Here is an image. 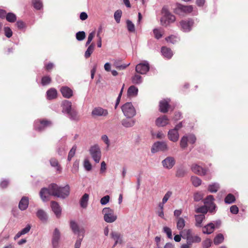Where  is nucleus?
I'll list each match as a JSON object with an SVG mask.
<instances>
[{
	"mask_svg": "<svg viewBox=\"0 0 248 248\" xmlns=\"http://www.w3.org/2000/svg\"><path fill=\"white\" fill-rule=\"evenodd\" d=\"M50 189L52 196L65 199L69 195L70 188L68 185L61 187L56 184L52 183L50 184Z\"/></svg>",
	"mask_w": 248,
	"mask_h": 248,
	"instance_id": "nucleus-1",
	"label": "nucleus"
},
{
	"mask_svg": "<svg viewBox=\"0 0 248 248\" xmlns=\"http://www.w3.org/2000/svg\"><path fill=\"white\" fill-rule=\"evenodd\" d=\"M103 218L105 222L109 223L115 222L117 216L114 214V210L109 207H105L102 210Z\"/></svg>",
	"mask_w": 248,
	"mask_h": 248,
	"instance_id": "nucleus-2",
	"label": "nucleus"
},
{
	"mask_svg": "<svg viewBox=\"0 0 248 248\" xmlns=\"http://www.w3.org/2000/svg\"><path fill=\"white\" fill-rule=\"evenodd\" d=\"M162 14L163 15V17L160 19L162 25L166 26L175 21V16L172 15L167 8H163Z\"/></svg>",
	"mask_w": 248,
	"mask_h": 248,
	"instance_id": "nucleus-3",
	"label": "nucleus"
},
{
	"mask_svg": "<svg viewBox=\"0 0 248 248\" xmlns=\"http://www.w3.org/2000/svg\"><path fill=\"white\" fill-rule=\"evenodd\" d=\"M122 110L127 118H132L136 114V111L131 102H127L122 107Z\"/></svg>",
	"mask_w": 248,
	"mask_h": 248,
	"instance_id": "nucleus-4",
	"label": "nucleus"
},
{
	"mask_svg": "<svg viewBox=\"0 0 248 248\" xmlns=\"http://www.w3.org/2000/svg\"><path fill=\"white\" fill-rule=\"evenodd\" d=\"M194 22L191 18L182 20L179 22L178 27L183 32H188L190 31L193 26Z\"/></svg>",
	"mask_w": 248,
	"mask_h": 248,
	"instance_id": "nucleus-5",
	"label": "nucleus"
},
{
	"mask_svg": "<svg viewBox=\"0 0 248 248\" xmlns=\"http://www.w3.org/2000/svg\"><path fill=\"white\" fill-rule=\"evenodd\" d=\"M193 6L192 5H183L181 4H177L176 8L174 9V12L179 15H184L190 13L193 11Z\"/></svg>",
	"mask_w": 248,
	"mask_h": 248,
	"instance_id": "nucleus-6",
	"label": "nucleus"
},
{
	"mask_svg": "<svg viewBox=\"0 0 248 248\" xmlns=\"http://www.w3.org/2000/svg\"><path fill=\"white\" fill-rule=\"evenodd\" d=\"M89 152L94 162L96 163H99L101 157V152L99 146L94 145L91 146Z\"/></svg>",
	"mask_w": 248,
	"mask_h": 248,
	"instance_id": "nucleus-7",
	"label": "nucleus"
},
{
	"mask_svg": "<svg viewBox=\"0 0 248 248\" xmlns=\"http://www.w3.org/2000/svg\"><path fill=\"white\" fill-rule=\"evenodd\" d=\"M51 125V121L45 120H37L34 122V127L36 130L41 132Z\"/></svg>",
	"mask_w": 248,
	"mask_h": 248,
	"instance_id": "nucleus-8",
	"label": "nucleus"
},
{
	"mask_svg": "<svg viewBox=\"0 0 248 248\" xmlns=\"http://www.w3.org/2000/svg\"><path fill=\"white\" fill-rule=\"evenodd\" d=\"M215 199L213 195H209L204 200L203 203L208 208L209 212L214 213L216 212L217 206L214 201Z\"/></svg>",
	"mask_w": 248,
	"mask_h": 248,
	"instance_id": "nucleus-9",
	"label": "nucleus"
},
{
	"mask_svg": "<svg viewBox=\"0 0 248 248\" xmlns=\"http://www.w3.org/2000/svg\"><path fill=\"white\" fill-rule=\"evenodd\" d=\"M168 150V146L165 141H157L153 145L151 148L152 153H155L159 151H166Z\"/></svg>",
	"mask_w": 248,
	"mask_h": 248,
	"instance_id": "nucleus-10",
	"label": "nucleus"
},
{
	"mask_svg": "<svg viewBox=\"0 0 248 248\" xmlns=\"http://www.w3.org/2000/svg\"><path fill=\"white\" fill-rule=\"evenodd\" d=\"M70 227L74 233L81 235L84 237L85 233V230L84 228H80L78 223L74 220H71L70 222Z\"/></svg>",
	"mask_w": 248,
	"mask_h": 248,
	"instance_id": "nucleus-11",
	"label": "nucleus"
},
{
	"mask_svg": "<svg viewBox=\"0 0 248 248\" xmlns=\"http://www.w3.org/2000/svg\"><path fill=\"white\" fill-rule=\"evenodd\" d=\"M161 163L165 169L170 170L175 165V160L173 157L169 156L163 160Z\"/></svg>",
	"mask_w": 248,
	"mask_h": 248,
	"instance_id": "nucleus-12",
	"label": "nucleus"
},
{
	"mask_svg": "<svg viewBox=\"0 0 248 248\" xmlns=\"http://www.w3.org/2000/svg\"><path fill=\"white\" fill-rule=\"evenodd\" d=\"M149 64L147 61H144L137 65L136 67V71L140 74H146L149 70Z\"/></svg>",
	"mask_w": 248,
	"mask_h": 248,
	"instance_id": "nucleus-13",
	"label": "nucleus"
},
{
	"mask_svg": "<svg viewBox=\"0 0 248 248\" xmlns=\"http://www.w3.org/2000/svg\"><path fill=\"white\" fill-rule=\"evenodd\" d=\"M61 238V233L58 229L55 228L52 234L51 243L54 248H58Z\"/></svg>",
	"mask_w": 248,
	"mask_h": 248,
	"instance_id": "nucleus-14",
	"label": "nucleus"
},
{
	"mask_svg": "<svg viewBox=\"0 0 248 248\" xmlns=\"http://www.w3.org/2000/svg\"><path fill=\"white\" fill-rule=\"evenodd\" d=\"M191 169L194 173L201 176L205 175L207 172L206 169L203 168L197 164H192L191 167Z\"/></svg>",
	"mask_w": 248,
	"mask_h": 248,
	"instance_id": "nucleus-15",
	"label": "nucleus"
},
{
	"mask_svg": "<svg viewBox=\"0 0 248 248\" xmlns=\"http://www.w3.org/2000/svg\"><path fill=\"white\" fill-rule=\"evenodd\" d=\"M50 189V185H49L48 188H43L41 189L40 192V196L41 198L43 201H46L48 200V196L50 195L52 196Z\"/></svg>",
	"mask_w": 248,
	"mask_h": 248,
	"instance_id": "nucleus-16",
	"label": "nucleus"
},
{
	"mask_svg": "<svg viewBox=\"0 0 248 248\" xmlns=\"http://www.w3.org/2000/svg\"><path fill=\"white\" fill-rule=\"evenodd\" d=\"M108 114V110L101 107L94 108L92 112V115L93 116H106Z\"/></svg>",
	"mask_w": 248,
	"mask_h": 248,
	"instance_id": "nucleus-17",
	"label": "nucleus"
},
{
	"mask_svg": "<svg viewBox=\"0 0 248 248\" xmlns=\"http://www.w3.org/2000/svg\"><path fill=\"white\" fill-rule=\"evenodd\" d=\"M168 138L170 140L175 142L177 141L179 139V133L175 129H170L168 132Z\"/></svg>",
	"mask_w": 248,
	"mask_h": 248,
	"instance_id": "nucleus-18",
	"label": "nucleus"
},
{
	"mask_svg": "<svg viewBox=\"0 0 248 248\" xmlns=\"http://www.w3.org/2000/svg\"><path fill=\"white\" fill-rule=\"evenodd\" d=\"M66 144L64 140H61L58 143L57 145V152L58 154L61 155L62 156L65 154V150H66Z\"/></svg>",
	"mask_w": 248,
	"mask_h": 248,
	"instance_id": "nucleus-19",
	"label": "nucleus"
},
{
	"mask_svg": "<svg viewBox=\"0 0 248 248\" xmlns=\"http://www.w3.org/2000/svg\"><path fill=\"white\" fill-rule=\"evenodd\" d=\"M169 123V119L166 115L158 117L155 121V124L158 126H164Z\"/></svg>",
	"mask_w": 248,
	"mask_h": 248,
	"instance_id": "nucleus-20",
	"label": "nucleus"
},
{
	"mask_svg": "<svg viewBox=\"0 0 248 248\" xmlns=\"http://www.w3.org/2000/svg\"><path fill=\"white\" fill-rule=\"evenodd\" d=\"M169 99H163L160 101L159 103V110L161 112L166 113L168 111L169 107Z\"/></svg>",
	"mask_w": 248,
	"mask_h": 248,
	"instance_id": "nucleus-21",
	"label": "nucleus"
},
{
	"mask_svg": "<svg viewBox=\"0 0 248 248\" xmlns=\"http://www.w3.org/2000/svg\"><path fill=\"white\" fill-rule=\"evenodd\" d=\"M51 207L56 217H59L61 214L62 210L58 202L52 201L51 202Z\"/></svg>",
	"mask_w": 248,
	"mask_h": 248,
	"instance_id": "nucleus-22",
	"label": "nucleus"
},
{
	"mask_svg": "<svg viewBox=\"0 0 248 248\" xmlns=\"http://www.w3.org/2000/svg\"><path fill=\"white\" fill-rule=\"evenodd\" d=\"M62 112L67 114L74 109L72 107V103L68 100H65L62 102Z\"/></svg>",
	"mask_w": 248,
	"mask_h": 248,
	"instance_id": "nucleus-23",
	"label": "nucleus"
},
{
	"mask_svg": "<svg viewBox=\"0 0 248 248\" xmlns=\"http://www.w3.org/2000/svg\"><path fill=\"white\" fill-rule=\"evenodd\" d=\"M111 237L115 241L114 246L118 244H122L123 243L122 236L118 232H112L110 233Z\"/></svg>",
	"mask_w": 248,
	"mask_h": 248,
	"instance_id": "nucleus-24",
	"label": "nucleus"
},
{
	"mask_svg": "<svg viewBox=\"0 0 248 248\" xmlns=\"http://www.w3.org/2000/svg\"><path fill=\"white\" fill-rule=\"evenodd\" d=\"M61 92L62 96L66 98H69L73 95V91L67 86L62 87L61 89Z\"/></svg>",
	"mask_w": 248,
	"mask_h": 248,
	"instance_id": "nucleus-25",
	"label": "nucleus"
},
{
	"mask_svg": "<svg viewBox=\"0 0 248 248\" xmlns=\"http://www.w3.org/2000/svg\"><path fill=\"white\" fill-rule=\"evenodd\" d=\"M215 228V225L213 223H210L202 228V232L204 234H209L213 232Z\"/></svg>",
	"mask_w": 248,
	"mask_h": 248,
	"instance_id": "nucleus-26",
	"label": "nucleus"
},
{
	"mask_svg": "<svg viewBox=\"0 0 248 248\" xmlns=\"http://www.w3.org/2000/svg\"><path fill=\"white\" fill-rule=\"evenodd\" d=\"M29 203V198L25 196L23 197L19 202V208L22 211L26 210L28 207Z\"/></svg>",
	"mask_w": 248,
	"mask_h": 248,
	"instance_id": "nucleus-27",
	"label": "nucleus"
},
{
	"mask_svg": "<svg viewBox=\"0 0 248 248\" xmlns=\"http://www.w3.org/2000/svg\"><path fill=\"white\" fill-rule=\"evenodd\" d=\"M161 52L162 55L165 58L168 59H170L173 55V53L171 50L170 48H168L166 46L162 47Z\"/></svg>",
	"mask_w": 248,
	"mask_h": 248,
	"instance_id": "nucleus-28",
	"label": "nucleus"
},
{
	"mask_svg": "<svg viewBox=\"0 0 248 248\" xmlns=\"http://www.w3.org/2000/svg\"><path fill=\"white\" fill-rule=\"evenodd\" d=\"M36 216L42 222H46L48 217L46 212L42 209H38L36 212Z\"/></svg>",
	"mask_w": 248,
	"mask_h": 248,
	"instance_id": "nucleus-29",
	"label": "nucleus"
},
{
	"mask_svg": "<svg viewBox=\"0 0 248 248\" xmlns=\"http://www.w3.org/2000/svg\"><path fill=\"white\" fill-rule=\"evenodd\" d=\"M195 218V226L197 227H202V221L205 219V217L204 215H196Z\"/></svg>",
	"mask_w": 248,
	"mask_h": 248,
	"instance_id": "nucleus-30",
	"label": "nucleus"
},
{
	"mask_svg": "<svg viewBox=\"0 0 248 248\" xmlns=\"http://www.w3.org/2000/svg\"><path fill=\"white\" fill-rule=\"evenodd\" d=\"M67 117L72 121L77 122L79 120V116L77 111L73 109L67 114Z\"/></svg>",
	"mask_w": 248,
	"mask_h": 248,
	"instance_id": "nucleus-31",
	"label": "nucleus"
},
{
	"mask_svg": "<svg viewBox=\"0 0 248 248\" xmlns=\"http://www.w3.org/2000/svg\"><path fill=\"white\" fill-rule=\"evenodd\" d=\"M138 88L134 85L130 86L127 90V95L129 97H136L138 95Z\"/></svg>",
	"mask_w": 248,
	"mask_h": 248,
	"instance_id": "nucleus-32",
	"label": "nucleus"
},
{
	"mask_svg": "<svg viewBox=\"0 0 248 248\" xmlns=\"http://www.w3.org/2000/svg\"><path fill=\"white\" fill-rule=\"evenodd\" d=\"M186 225V221L183 217H178L176 220V228L180 232L183 231Z\"/></svg>",
	"mask_w": 248,
	"mask_h": 248,
	"instance_id": "nucleus-33",
	"label": "nucleus"
},
{
	"mask_svg": "<svg viewBox=\"0 0 248 248\" xmlns=\"http://www.w3.org/2000/svg\"><path fill=\"white\" fill-rule=\"evenodd\" d=\"M131 82L133 84L140 85L143 79L141 76L137 74H134L131 77Z\"/></svg>",
	"mask_w": 248,
	"mask_h": 248,
	"instance_id": "nucleus-34",
	"label": "nucleus"
},
{
	"mask_svg": "<svg viewBox=\"0 0 248 248\" xmlns=\"http://www.w3.org/2000/svg\"><path fill=\"white\" fill-rule=\"evenodd\" d=\"M201 240L202 239L201 237L197 235H192L186 239V242L190 244L191 245L193 243H200Z\"/></svg>",
	"mask_w": 248,
	"mask_h": 248,
	"instance_id": "nucleus-35",
	"label": "nucleus"
},
{
	"mask_svg": "<svg viewBox=\"0 0 248 248\" xmlns=\"http://www.w3.org/2000/svg\"><path fill=\"white\" fill-rule=\"evenodd\" d=\"M134 119H124L122 121V124L125 127H131L135 124Z\"/></svg>",
	"mask_w": 248,
	"mask_h": 248,
	"instance_id": "nucleus-36",
	"label": "nucleus"
},
{
	"mask_svg": "<svg viewBox=\"0 0 248 248\" xmlns=\"http://www.w3.org/2000/svg\"><path fill=\"white\" fill-rule=\"evenodd\" d=\"M57 92L56 89L51 88L48 90L46 92V97L49 100H51L57 97Z\"/></svg>",
	"mask_w": 248,
	"mask_h": 248,
	"instance_id": "nucleus-37",
	"label": "nucleus"
},
{
	"mask_svg": "<svg viewBox=\"0 0 248 248\" xmlns=\"http://www.w3.org/2000/svg\"><path fill=\"white\" fill-rule=\"evenodd\" d=\"M89 196L87 193H85L81 197L80 201V204L82 208H86L89 201Z\"/></svg>",
	"mask_w": 248,
	"mask_h": 248,
	"instance_id": "nucleus-38",
	"label": "nucleus"
},
{
	"mask_svg": "<svg viewBox=\"0 0 248 248\" xmlns=\"http://www.w3.org/2000/svg\"><path fill=\"white\" fill-rule=\"evenodd\" d=\"M49 161H50V164L51 166L52 167L55 168L56 169V170H57V171H58L60 172L61 171L62 168H61V166L59 164L58 160L56 159H55L54 158H51L50 159Z\"/></svg>",
	"mask_w": 248,
	"mask_h": 248,
	"instance_id": "nucleus-39",
	"label": "nucleus"
},
{
	"mask_svg": "<svg viewBox=\"0 0 248 248\" xmlns=\"http://www.w3.org/2000/svg\"><path fill=\"white\" fill-rule=\"evenodd\" d=\"M94 44L92 43L89 46L85 52L84 56L86 58H88L91 56V54L94 50Z\"/></svg>",
	"mask_w": 248,
	"mask_h": 248,
	"instance_id": "nucleus-40",
	"label": "nucleus"
},
{
	"mask_svg": "<svg viewBox=\"0 0 248 248\" xmlns=\"http://www.w3.org/2000/svg\"><path fill=\"white\" fill-rule=\"evenodd\" d=\"M130 65V63L127 64H120V62L118 61H115L113 65L118 70H122L125 69L127 67Z\"/></svg>",
	"mask_w": 248,
	"mask_h": 248,
	"instance_id": "nucleus-41",
	"label": "nucleus"
},
{
	"mask_svg": "<svg viewBox=\"0 0 248 248\" xmlns=\"http://www.w3.org/2000/svg\"><path fill=\"white\" fill-rule=\"evenodd\" d=\"M219 188L218 184L215 183L210 185L208 186V189L211 193H215L217 192Z\"/></svg>",
	"mask_w": 248,
	"mask_h": 248,
	"instance_id": "nucleus-42",
	"label": "nucleus"
},
{
	"mask_svg": "<svg viewBox=\"0 0 248 248\" xmlns=\"http://www.w3.org/2000/svg\"><path fill=\"white\" fill-rule=\"evenodd\" d=\"M166 40L168 43L174 44L179 41V38L176 35H172L167 37Z\"/></svg>",
	"mask_w": 248,
	"mask_h": 248,
	"instance_id": "nucleus-43",
	"label": "nucleus"
},
{
	"mask_svg": "<svg viewBox=\"0 0 248 248\" xmlns=\"http://www.w3.org/2000/svg\"><path fill=\"white\" fill-rule=\"evenodd\" d=\"M187 142H188V140H187V138L186 136V135H185L182 137V138L180 140V147L182 149H185L187 147Z\"/></svg>",
	"mask_w": 248,
	"mask_h": 248,
	"instance_id": "nucleus-44",
	"label": "nucleus"
},
{
	"mask_svg": "<svg viewBox=\"0 0 248 248\" xmlns=\"http://www.w3.org/2000/svg\"><path fill=\"white\" fill-rule=\"evenodd\" d=\"M180 234H184L183 238L185 239H186L188 237H190L193 234L192 230L190 229H185L183 231L180 232Z\"/></svg>",
	"mask_w": 248,
	"mask_h": 248,
	"instance_id": "nucleus-45",
	"label": "nucleus"
},
{
	"mask_svg": "<svg viewBox=\"0 0 248 248\" xmlns=\"http://www.w3.org/2000/svg\"><path fill=\"white\" fill-rule=\"evenodd\" d=\"M5 17L7 21L11 23L15 22L16 20V15L13 13H7Z\"/></svg>",
	"mask_w": 248,
	"mask_h": 248,
	"instance_id": "nucleus-46",
	"label": "nucleus"
},
{
	"mask_svg": "<svg viewBox=\"0 0 248 248\" xmlns=\"http://www.w3.org/2000/svg\"><path fill=\"white\" fill-rule=\"evenodd\" d=\"M224 201L227 204H231L235 201V198L233 195L229 194L225 198Z\"/></svg>",
	"mask_w": 248,
	"mask_h": 248,
	"instance_id": "nucleus-47",
	"label": "nucleus"
},
{
	"mask_svg": "<svg viewBox=\"0 0 248 248\" xmlns=\"http://www.w3.org/2000/svg\"><path fill=\"white\" fill-rule=\"evenodd\" d=\"M186 173V170L183 167H180L177 169L175 176L177 177H183Z\"/></svg>",
	"mask_w": 248,
	"mask_h": 248,
	"instance_id": "nucleus-48",
	"label": "nucleus"
},
{
	"mask_svg": "<svg viewBox=\"0 0 248 248\" xmlns=\"http://www.w3.org/2000/svg\"><path fill=\"white\" fill-rule=\"evenodd\" d=\"M191 181L193 185L195 187L200 186L202 184L201 179L197 176H192L191 177Z\"/></svg>",
	"mask_w": 248,
	"mask_h": 248,
	"instance_id": "nucleus-49",
	"label": "nucleus"
},
{
	"mask_svg": "<svg viewBox=\"0 0 248 248\" xmlns=\"http://www.w3.org/2000/svg\"><path fill=\"white\" fill-rule=\"evenodd\" d=\"M209 211L208 208L207 206L205 205L201 206L195 209V212L198 213H202V215H204Z\"/></svg>",
	"mask_w": 248,
	"mask_h": 248,
	"instance_id": "nucleus-50",
	"label": "nucleus"
},
{
	"mask_svg": "<svg viewBox=\"0 0 248 248\" xmlns=\"http://www.w3.org/2000/svg\"><path fill=\"white\" fill-rule=\"evenodd\" d=\"M126 23L128 31L131 32H134L135 31V27L132 22L130 20H127Z\"/></svg>",
	"mask_w": 248,
	"mask_h": 248,
	"instance_id": "nucleus-51",
	"label": "nucleus"
},
{
	"mask_svg": "<svg viewBox=\"0 0 248 248\" xmlns=\"http://www.w3.org/2000/svg\"><path fill=\"white\" fill-rule=\"evenodd\" d=\"M224 236L222 234H218L214 238V242L215 244L218 245L221 243L224 240Z\"/></svg>",
	"mask_w": 248,
	"mask_h": 248,
	"instance_id": "nucleus-52",
	"label": "nucleus"
},
{
	"mask_svg": "<svg viewBox=\"0 0 248 248\" xmlns=\"http://www.w3.org/2000/svg\"><path fill=\"white\" fill-rule=\"evenodd\" d=\"M79 164V161L78 160H76L74 162L72 167V169H71V171L73 173L76 174L78 171Z\"/></svg>",
	"mask_w": 248,
	"mask_h": 248,
	"instance_id": "nucleus-53",
	"label": "nucleus"
},
{
	"mask_svg": "<svg viewBox=\"0 0 248 248\" xmlns=\"http://www.w3.org/2000/svg\"><path fill=\"white\" fill-rule=\"evenodd\" d=\"M122 15V12L121 10H117L114 14V17L117 23H119Z\"/></svg>",
	"mask_w": 248,
	"mask_h": 248,
	"instance_id": "nucleus-54",
	"label": "nucleus"
},
{
	"mask_svg": "<svg viewBox=\"0 0 248 248\" xmlns=\"http://www.w3.org/2000/svg\"><path fill=\"white\" fill-rule=\"evenodd\" d=\"M153 33L155 37L157 39L161 38L163 35L162 31L161 30L157 28L154 29Z\"/></svg>",
	"mask_w": 248,
	"mask_h": 248,
	"instance_id": "nucleus-55",
	"label": "nucleus"
},
{
	"mask_svg": "<svg viewBox=\"0 0 248 248\" xmlns=\"http://www.w3.org/2000/svg\"><path fill=\"white\" fill-rule=\"evenodd\" d=\"M51 79L49 76H44L42 78L41 84L43 86H46L51 82Z\"/></svg>",
	"mask_w": 248,
	"mask_h": 248,
	"instance_id": "nucleus-56",
	"label": "nucleus"
},
{
	"mask_svg": "<svg viewBox=\"0 0 248 248\" xmlns=\"http://www.w3.org/2000/svg\"><path fill=\"white\" fill-rule=\"evenodd\" d=\"M32 4L34 7L37 10H40L43 6V4L40 0H33Z\"/></svg>",
	"mask_w": 248,
	"mask_h": 248,
	"instance_id": "nucleus-57",
	"label": "nucleus"
},
{
	"mask_svg": "<svg viewBox=\"0 0 248 248\" xmlns=\"http://www.w3.org/2000/svg\"><path fill=\"white\" fill-rule=\"evenodd\" d=\"M85 32L83 31H80L76 33V39L79 41H82L85 38Z\"/></svg>",
	"mask_w": 248,
	"mask_h": 248,
	"instance_id": "nucleus-58",
	"label": "nucleus"
},
{
	"mask_svg": "<svg viewBox=\"0 0 248 248\" xmlns=\"http://www.w3.org/2000/svg\"><path fill=\"white\" fill-rule=\"evenodd\" d=\"M163 231L164 233H165L167 234L169 238L171 239H172L171 230L170 228L167 226H165L163 228Z\"/></svg>",
	"mask_w": 248,
	"mask_h": 248,
	"instance_id": "nucleus-59",
	"label": "nucleus"
},
{
	"mask_svg": "<svg viewBox=\"0 0 248 248\" xmlns=\"http://www.w3.org/2000/svg\"><path fill=\"white\" fill-rule=\"evenodd\" d=\"M83 167L85 170L88 171H90L92 169V166L87 159L84 160L83 162Z\"/></svg>",
	"mask_w": 248,
	"mask_h": 248,
	"instance_id": "nucleus-60",
	"label": "nucleus"
},
{
	"mask_svg": "<svg viewBox=\"0 0 248 248\" xmlns=\"http://www.w3.org/2000/svg\"><path fill=\"white\" fill-rule=\"evenodd\" d=\"M186 136L187 138L188 142L190 144H194L196 142V138L194 135L190 134L186 135Z\"/></svg>",
	"mask_w": 248,
	"mask_h": 248,
	"instance_id": "nucleus-61",
	"label": "nucleus"
},
{
	"mask_svg": "<svg viewBox=\"0 0 248 248\" xmlns=\"http://www.w3.org/2000/svg\"><path fill=\"white\" fill-rule=\"evenodd\" d=\"M82 236L81 235H79L78 236V238L75 243L74 248H80L81 246V242L83 239Z\"/></svg>",
	"mask_w": 248,
	"mask_h": 248,
	"instance_id": "nucleus-62",
	"label": "nucleus"
},
{
	"mask_svg": "<svg viewBox=\"0 0 248 248\" xmlns=\"http://www.w3.org/2000/svg\"><path fill=\"white\" fill-rule=\"evenodd\" d=\"M5 35L8 37L10 38L13 35V32L11 29L8 27H5L4 28Z\"/></svg>",
	"mask_w": 248,
	"mask_h": 248,
	"instance_id": "nucleus-63",
	"label": "nucleus"
},
{
	"mask_svg": "<svg viewBox=\"0 0 248 248\" xmlns=\"http://www.w3.org/2000/svg\"><path fill=\"white\" fill-rule=\"evenodd\" d=\"M203 195L201 192H198L194 194V200L196 202H199L202 200L203 198Z\"/></svg>",
	"mask_w": 248,
	"mask_h": 248,
	"instance_id": "nucleus-64",
	"label": "nucleus"
}]
</instances>
